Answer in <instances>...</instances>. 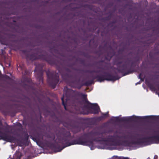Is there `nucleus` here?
Wrapping results in <instances>:
<instances>
[{
  "instance_id": "f257e3e1",
  "label": "nucleus",
  "mask_w": 159,
  "mask_h": 159,
  "mask_svg": "<svg viewBox=\"0 0 159 159\" xmlns=\"http://www.w3.org/2000/svg\"><path fill=\"white\" fill-rule=\"evenodd\" d=\"M103 133L99 131L93 130L88 133H84L83 134L77 139L69 142L71 138V134L70 131H65L63 134V137L59 139V142L65 144V148L74 145H81L84 146H92L93 142L103 141L109 143L111 146H120L123 145V142L120 139L123 136L118 134L109 135L107 138L95 137L102 136Z\"/></svg>"
},
{
  "instance_id": "f03ea898",
  "label": "nucleus",
  "mask_w": 159,
  "mask_h": 159,
  "mask_svg": "<svg viewBox=\"0 0 159 159\" xmlns=\"http://www.w3.org/2000/svg\"><path fill=\"white\" fill-rule=\"evenodd\" d=\"M90 77L93 78V80L88 81L85 82L83 84H81L80 83V80H77L75 79L72 80L70 83V85L73 84L74 87L80 89L84 85L87 86L92 84L93 82V80L97 79V81L102 82L104 80L115 81L120 79L117 75L114 76L112 75L107 72L104 73V75H97L95 77L93 75Z\"/></svg>"
},
{
  "instance_id": "7ed1b4c3",
  "label": "nucleus",
  "mask_w": 159,
  "mask_h": 159,
  "mask_svg": "<svg viewBox=\"0 0 159 159\" xmlns=\"http://www.w3.org/2000/svg\"><path fill=\"white\" fill-rule=\"evenodd\" d=\"M23 52L26 57L27 60L33 61L38 59H41L47 61L52 66H61L62 64L60 61L53 58L52 56L47 54L38 55L37 53L30 54L25 50H23Z\"/></svg>"
},
{
  "instance_id": "20e7f679",
  "label": "nucleus",
  "mask_w": 159,
  "mask_h": 159,
  "mask_svg": "<svg viewBox=\"0 0 159 159\" xmlns=\"http://www.w3.org/2000/svg\"><path fill=\"white\" fill-rule=\"evenodd\" d=\"M122 63V61H118L117 63V67L116 69V70L119 73L123 74V76L132 74L134 72H135V70L134 68L136 66V65L134 62L131 63V67L129 69L128 68L125 64H123L121 66L119 65Z\"/></svg>"
},
{
  "instance_id": "39448f33",
  "label": "nucleus",
  "mask_w": 159,
  "mask_h": 159,
  "mask_svg": "<svg viewBox=\"0 0 159 159\" xmlns=\"http://www.w3.org/2000/svg\"><path fill=\"white\" fill-rule=\"evenodd\" d=\"M116 120L119 122H129L133 121H137L142 119H149L155 120L156 118V116H132L128 117H123L119 118L118 117H115Z\"/></svg>"
},
{
  "instance_id": "423d86ee",
  "label": "nucleus",
  "mask_w": 159,
  "mask_h": 159,
  "mask_svg": "<svg viewBox=\"0 0 159 159\" xmlns=\"http://www.w3.org/2000/svg\"><path fill=\"white\" fill-rule=\"evenodd\" d=\"M77 96L81 97L83 99V101L85 103H87L89 105V107L93 111L91 112L94 114H98L99 113L98 110L100 109L97 103H92L89 102L87 98V95L83 94V93L79 92H77L75 93Z\"/></svg>"
},
{
  "instance_id": "0eeeda50",
  "label": "nucleus",
  "mask_w": 159,
  "mask_h": 159,
  "mask_svg": "<svg viewBox=\"0 0 159 159\" xmlns=\"http://www.w3.org/2000/svg\"><path fill=\"white\" fill-rule=\"evenodd\" d=\"M47 82L52 88L54 89L59 81V76L58 73L47 72Z\"/></svg>"
},
{
  "instance_id": "6e6552de",
  "label": "nucleus",
  "mask_w": 159,
  "mask_h": 159,
  "mask_svg": "<svg viewBox=\"0 0 159 159\" xmlns=\"http://www.w3.org/2000/svg\"><path fill=\"white\" fill-rule=\"evenodd\" d=\"M149 142H151L153 143H157L159 142V135H156L139 138L136 141H132V143L134 144H140Z\"/></svg>"
},
{
  "instance_id": "1a4fd4ad",
  "label": "nucleus",
  "mask_w": 159,
  "mask_h": 159,
  "mask_svg": "<svg viewBox=\"0 0 159 159\" xmlns=\"http://www.w3.org/2000/svg\"><path fill=\"white\" fill-rule=\"evenodd\" d=\"M72 90L70 89L65 88L63 97L61 98L62 104L64 106V109L67 110L66 106L68 101L70 99L72 96Z\"/></svg>"
},
{
  "instance_id": "9d476101",
  "label": "nucleus",
  "mask_w": 159,
  "mask_h": 159,
  "mask_svg": "<svg viewBox=\"0 0 159 159\" xmlns=\"http://www.w3.org/2000/svg\"><path fill=\"white\" fill-rule=\"evenodd\" d=\"M0 128V129H1ZM0 139L6 141L7 142L15 143L16 140V138L7 133V132H3L0 130Z\"/></svg>"
},
{
  "instance_id": "9b49d317",
  "label": "nucleus",
  "mask_w": 159,
  "mask_h": 159,
  "mask_svg": "<svg viewBox=\"0 0 159 159\" xmlns=\"http://www.w3.org/2000/svg\"><path fill=\"white\" fill-rule=\"evenodd\" d=\"M34 71L36 72L35 74L37 80L39 81V83L41 82L43 84V66L40 65L36 66L34 70Z\"/></svg>"
},
{
  "instance_id": "f8f14e48",
  "label": "nucleus",
  "mask_w": 159,
  "mask_h": 159,
  "mask_svg": "<svg viewBox=\"0 0 159 159\" xmlns=\"http://www.w3.org/2000/svg\"><path fill=\"white\" fill-rule=\"evenodd\" d=\"M81 127L79 125H75L73 127L72 131L74 134H76L80 131Z\"/></svg>"
},
{
  "instance_id": "ddd939ff",
  "label": "nucleus",
  "mask_w": 159,
  "mask_h": 159,
  "mask_svg": "<svg viewBox=\"0 0 159 159\" xmlns=\"http://www.w3.org/2000/svg\"><path fill=\"white\" fill-rule=\"evenodd\" d=\"M146 84L150 89L152 91H155L156 88L154 85L149 81H146Z\"/></svg>"
},
{
  "instance_id": "4468645a",
  "label": "nucleus",
  "mask_w": 159,
  "mask_h": 159,
  "mask_svg": "<svg viewBox=\"0 0 159 159\" xmlns=\"http://www.w3.org/2000/svg\"><path fill=\"white\" fill-rule=\"evenodd\" d=\"M100 72V71L98 70H88V73H89L90 74H91V75L90 76H91L92 75H93L94 77H95L96 76H94L92 74L93 73H99Z\"/></svg>"
},
{
  "instance_id": "2eb2a0df",
  "label": "nucleus",
  "mask_w": 159,
  "mask_h": 159,
  "mask_svg": "<svg viewBox=\"0 0 159 159\" xmlns=\"http://www.w3.org/2000/svg\"><path fill=\"white\" fill-rule=\"evenodd\" d=\"M139 79H140L142 81H143L145 78V76H143L142 73H141L138 76Z\"/></svg>"
},
{
  "instance_id": "dca6fc26",
  "label": "nucleus",
  "mask_w": 159,
  "mask_h": 159,
  "mask_svg": "<svg viewBox=\"0 0 159 159\" xmlns=\"http://www.w3.org/2000/svg\"><path fill=\"white\" fill-rule=\"evenodd\" d=\"M111 17V15H110L107 17L103 18L102 19L106 21H108L110 20Z\"/></svg>"
},
{
  "instance_id": "f3484780",
  "label": "nucleus",
  "mask_w": 159,
  "mask_h": 159,
  "mask_svg": "<svg viewBox=\"0 0 159 159\" xmlns=\"http://www.w3.org/2000/svg\"><path fill=\"white\" fill-rule=\"evenodd\" d=\"M108 115V112L104 113V114H102V116H100L99 117V118H105L106 117H107Z\"/></svg>"
},
{
  "instance_id": "a211bd4d",
  "label": "nucleus",
  "mask_w": 159,
  "mask_h": 159,
  "mask_svg": "<svg viewBox=\"0 0 159 159\" xmlns=\"http://www.w3.org/2000/svg\"><path fill=\"white\" fill-rule=\"evenodd\" d=\"M102 61H99V62L97 63V64H98L100 66H101L102 65L100 63L101 62H102ZM97 68L98 69H103L102 68L101 66H98L97 67Z\"/></svg>"
},
{
  "instance_id": "6ab92c4d",
  "label": "nucleus",
  "mask_w": 159,
  "mask_h": 159,
  "mask_svg": "<svg viewBox=\"0 0 159 159\" xmlns=\"http://www.w3.org/2000/svg\"><path fill=\"white\" fill-rule=\"evenodd\" d=\"M112 55L111 56L109 53H108L107 55V56L105 57V58H106V59H107V57H109L110 59H111L112 58Z\"/></svg>"
},
{
  "instance_id": "aec40b11",
  "label": "nucleus",
  "mask_w": 159,
  "mask_h": 159,
  "mask_svg": "<svg viewBox=\"0 0 159 159\" xmlns=\"http://www.w3.org/2000/svg\"><path fill=\"white\" fill-rule=\"evenodd\" d=\"M79 103H80V104L81 105V106H82L81 107V109L82 110H83L84 108L86 107V106L85 105H84V106H83V107L82 106V104H83V103H82V102L81 101H80L79 102Z\"/></svg>"
},
{
  "instance_id": "412c9836",
  "label": "nucleus",
  "mask_w": 159,
  "mask_h": 159,
  "mask_svg": "<svg viewBox=\"0 0 159 159\" xmlns=\"http://www.w3.org/2000/svg\"><path fill=\"white\" fill-rule=\"evenodd\" d=\"M65 70L68 72H71L70 70L68 68H65Z\"/></svg>"
},
{
  "instance_id": "4be33fe9",
  "label": "nucleus",
  "mask_w": 159,
  "mask_h": 159,
  "mask_svg": "<svg viewBox=\"0 0 159 159\" xmlns=\"http://www.w3.org/2000/svg\"><path fill=\"white\" fill-rule=\"evenodd\" d=\"M90 122L91 124H94V120L93 119L90 120Z\"/></svg>"
},
{
  "instance_id": "5701e85b",
  "label": "nucleus",
  "mask_w": 159,
  "mask_h": 159,
  "mask_svg": "<svg viewBox=\"0 0 159 159\" xmlns=\"http://www.w3.org/2000/svg\"><path fill=\"white\" fill-rule=\"evenodd\" d=\"M73 66V65L72 64H68L67 66H68L70 67H72Z\"/></svg>"
},
{
  "instance_id": "b1692460",
  "label": "nucleus",
  "mask_w": 159,
  "mask_h": 159,
  "mask_svg": "<svg viewBox=\"0 0 159 159\" xmlns=\"http://www.w3.org/2000/svg\"><path fill=\"white\" fill-rule=\"evenodd\" d=\"M25 75H27L28 74V73H29V72L28 70H25Z\"/></svg>"
},
{
  "instance_id": "393cba45",
  "label": "nucleus",
  "mask_w": 159,
  "mask_h": 159,
  "mask_svg": "<svg viewBox=\"0 0 159 159\" xmlns=\"http://www.w3.org/2000/svg\"><path fill=\"white\" fill-rule=\"evenodd\" d=\"M21 154H20V155L19 156H18L16 158V159H20L21 158Z\"/></svg>"
},
{
  "instance_id": "a878e982",
  "label": "nucleus",
  "mask_w": 159,
  "mask_h": 159,
  "mask_svg": "<svg viewBox=\"0 0 159 159\" xmlns=\"http://www.w3.org/2000/svg\"><path fill=\"white\" fill-rule=\"evenodd\" d=\"M0 42H1L2 44H3L2 42V38L1 36L0 35Z\"/></svg>"
},
{
  "instance_id": "bb28decb",
  "label": "nucleus",
  "mask_w": 159,
  "mask_h": 159,
  "mask_svg": "<svg viewBox=\"0 0 159 159\" xmlns=\"http://www.w3.org/2000/svg\"><path fill=\"white\" fill-rule=\"evenodd\" d=\"M156 86L158 88V90H159V84H157Z\"/></svg>"
},
{
  "instance_id": "cd10ccee",
  "label": "nucleus",
  "mask_w": 159,
  "mask_h": 159,
  "mask_svg": "<svg viewBox=\"0 0 159 159\" xmlns=\"http://www.w3.org/2000/svg\"><path fill=\"white\" fill-rule=\"evenodd\" d=\"M60 147H59L58 148V149H59V150L58 151V152H60L63 149V148H61V149H60Z\"/></svg>"
},
{
  "instance_id": "c85d7f7f",
  "label": "nucleus",
  "mask_w": 159,
  "mask_h": 159,
  "mask_svg": "<svg viewBox=\"0 0 159 159\" xmlns=\"http://www.w3.org/2000/svg\"><path fill=\"white\" fill-rule=\"evenodd\" d=\"M52 145L54 148H56V146L55 144H52Z\"/></svg>"
},
{
  "instance_id": "c756f323",
  "label": "nucleus",
  "mask_w": 159,
  "mask_h": 159,
  "mask_svg": "<svg viewBox=\"0 0 159 159\" xmlns=\"http://www.w3.org/2000/svg\"><path fill=\"white\" fill-rule=\"evenodd\" d=\"M124 51V49H121L120 50H119V51Z\"/></svg>"
},
{
  "instance_id": "7c9ffc66",
  "label": "nucleus",
  "mask_w": 159,
  "mask_h": 159,
  "mask_svg": "<svg viewBox=\"0 0 159 159\" xmlns=\"http://www.w3.org/2000/svg\"><path fill=\"white\" fill-rule=\"evenodd\" d=\"M62 78H63V79H64V75L63 74H62Z\"/></svg>"
},
{
  "instance_id": "2f4dec72",
  "label": "nucleus",
  "mask_w": 159,
  "mask_h": 159,
  "mask_svg": "<svg viewBox=\"0 0 159 159\" xmlns=\"http://www.w3.org/2000/svg\"><path fill=\"white\" fill-rule=\"evenodd\" d=\"M139 61V58H138L136 59V61Z\"/></svg>"
},
{
  "instance_id": "473e14b6",
  "label": "nucleus",
  "mask_w": 159,
  "mask_h": 159,
  "mask_svg": "<svg viewBox=\"0 0 159 159\" xmlns=\"http://www.w3.org/2000/svg\"><path fill=\"white\" fill-rule=\"evenodd\" d=\"M119 12L120 13H121V10L120 9L119 10Z\"/></svg>"
},
{
  "instance_id": "72a5a7b5",
  "label": "nucleus",
  "mask_w": 159,
  "mask_h": 159,
  "mask_svg": "<svg viewBox=\"0 0 159 159\" xmlns=\"http://www.w3.org/2000/svg\"><path fill=\"white\" fill-rule=\"evenodd\" d=\"M139 83H140V82H138V83H136V85H137V84H139Z\"/></svg>"
},
{
  "instance_id": "f704fd0d",
  "label": "nucleus",
  "mask_w": 159,
  "mask_h": 159,
  "mask_svg": "<svg viewBox=\"0 0 159 159\" xmlns=\"http://www.w3.org/2000/svg\"><path fill=\"white\" fill-rule=\"evenodd\" d=\"M68 75L67 74H66V77H68Z\"/></svg>"
},
{
  "instance_id": "c9c22d12",
  "label": "nucleus",
  "mask_w": 159,
  "mask_h": 159,
  "mask_svg": "<svg viewBox=\"0 0 159 159\" xmlns=\"http://www.w3.org/2000/svg\"><path fill=\"white\" fill-rule=\"evenodd\" d=\"M84 62V61L83 60H82V62Z\"/></svg>"
},
{
  "instance_id": "e433bc0d",
  "label": "nucleus",
  "mask_w": 159,
  "mask_h": 159,
  "mask_svg": "<svg viewBox=\"0 0 159 159\" xmlns=\"http://www.w3.org/2000/svg\"><path fill=\"white\" fill-rule=\"evenodd\" d=\"M114 23V22H112V24H113V23Z\"/></svg>"
},
{
  "instance_id": "4c0bfd02",
  "label": "nucleus",
  "mask_w": 159,
  "mask_h": 159,
  "mask_svg": "<svg viewBox=\"0 0 159 159\" xmlns=\"http://www.w3.org/2000/svg\"><path fill=\"white\" fill-rule=\"evenodd\" d=\"M1 125H2V123H1Z\"/></svg>"
},
{
  "instance_id": "58836bf2",
  "label": "nucleus",
  "mask_w": 159,
  "mask_h": 159,
  "mask_svg": "<svg viewBox=\"0 0 159 159\" xmlns=\"http://www.w3.org/2000/svg\"><path fill=\"white\" fill-rule=\"evenodd\" d=\"M15 113H14V115H15Z\"/></svg>"
},
{
  "instance_id": "ea45409f",
  "label": "nucleus",
  "mask_w": 159,
  "mask_h": 159,
  "mask_svg": "<svg viewBox=\"0 0 159 159\" xmlns=\"http://www.w3.org/2000/svg\"><path fill=\"white\" fill-rule=\"evenodd\" d=\"M131 2H133V1H131Z\"/></svg>"
}]
</instances>
